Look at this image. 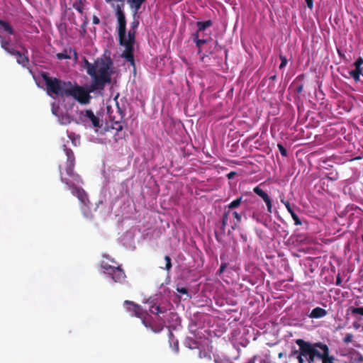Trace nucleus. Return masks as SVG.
<instances>
[{"label":"nucleus","mask_w":363,"mask_h":363,"mask_svg":"<svg viewBox=\"0 0 363 363\" xmlns=\"http://www.w3.org/2000/svg\"><path fill=\"white\" fill-rule=\"evenodd\" d=\"M214 362L215 363H226L227 360L225 358L220 359L218 357H215Z\"/></svg>","instance_id":"obj_42"},{"label":"nucleus","mask_w":363,"mask_h":363,"mask_svg":"<svg viewBox=\"0 0 363 363\" xmlns=\"http://www.w3.org/2000/svg\"><path fill=\"white\" fill-rule=\"evenodd\" d=\"M337 53H338L340 57H342L344 59L345 58V55L343 53H342L340 50H337Z\"/></svg>","instance_id":"obj_52"},{"label":"nucleus","mask_w":363,"mask_h":363,"mask_svg":"<svg viewBox=\"0 0 363 363\" xmlns=\"http://www.w3.org/2000/svg\"><path fill=\"white\" fill-rule=\"evenodd\" d=\"M165 311L166 310L164 308H161L160 306H152L151 307V310H150V311L152 313H156V314L163 313L165 312Z\"/></svg>","instance_id":"obj_28"},{"label":"nucleus","mask_w":363,"mask_h":363,"mask_svg":"<svg viewBox=\"0 0 363 363\" xmlns=\"http://www.w3.org/2000/svg\"><path fill=\"white\" fill-rule=\"evenodd\" d=\"M231 305H232L234 308H228V315H230V313H232V311H231V310H235V309H236L237 308H239V307H238V306H237V302H236V301H231Z\"/></svg>","instance_id":"obj_41"},{"label":"nucleus","mask_w":363,"mask_h":363,"mask_svg":"<svg viewBox=\"0 0 363 363\" xmlns=\"http://www.w3.org/2000/svg\"><path fill=\"white\" fill-rule=\"evenodd\" d=\"M279 59L281 60V64L279 65V69H281L284 68L287 65V59L286 56L282 55H279Z\"/></svg>","instance_id":"obj_30"},{"label":"nucleus","mask_w":363,"mask_h":363,"mask_svg":"<svg viewBox=\"0 0 363 363\" xmlns=\"http://www.w3.org/2000/svg\"><path fill=\"white\" fill-rule=\"evenodd\" d=\"M216 335L220 336V334L216 333Z\"/></svg>","instance_id":"obj_61"},{"label":"nucleus","mask_w":363,"mask_h":363,"mask_svg":"<svg viewBox=\"0 0 363 363\" xmlns=\"http://www.w3.org/2000/svg\"><path fill=\"white\" fill-rule=\"evenodd\" d=\"M349 74L350 77L354 80V82H358L360 80L359 69H354V70H351L349 72Z\"/></svg>","instance_id":"obj_26"},{"label":"nucleus","mask_w":363,"mask_h":363,"mask_svg":"<svg viewBox=\"0 0 363 363\" xmlns=\"http://www.w3.org/2000/svg\"><path fill=\"white\" fill-rule=\"evenodd\" d=\"M236 174V172H230L228 173V180L229 179H231L233 178V177Z\"/></svg>","instance_id":"obj_50"},{"label":"nucleus","mask_w":363,"mask_h":363,"mask_svg":"<svg viewBox=\"0 0 363 363\" xmlns=\"http://www.w3.org/2000/svg\"><path fill=\"white\" fill-rule=\"evenodd\" d=\"M169 346L176 353H177L179 352V342L178 340L175 339L171 331H169Z\"/></svg>","instance_id":"obj_21"},{"label":"nucleus","mask_w":363,"mask_h":363,"mask_svg":"<svg viewBox=\"0 0 363 363\" xmlns=\"http://www.w3.org/2000/svg\"><path fill=\"white\" fill-rule=\"evenodd\" d=\"M348 311H350L353 315H355L357 314L363 315V307L355 308V307L351 306L349 308Z\"/></svg>","instance_id":"obj_25"},{"label":"nucleus","mask_w":363,"mask_h":363,"mask_svg":"<svg viewBox=\"0 0 363 363\" xmlns=\"http://www.w3.org/2000/svg\"><path fill=\"white\" fill-rule=\"evenodd\" d=\"M322 363H325V362H322Z\"/></svg>","instance_id":"obj_63"},{"label":"nucleus","mask_w":363,"mask_h":363,"mask_svg":"<svg viewBox=\"0 0 363 363\" xmlns=\"http://www.w3.org/2000/svg\"><path fill=\"white\" fill-rule=\"evenodd\" d=\"M82 62L83 67L92 78L89 89L86 90L77 84H73L71 82L70 86H68L65 91V96H72L79 103L86 104L89 103L91 99L90 92L103 90L106 84L111 82V72L110 69L113 65V61L111 57L97 58L93 64L84 57Z\"/></svg>","instance_id":"obj_1"},{"label":"nucleus","mask_w":363,"mask_h":363,"mask_svg":"<svg viewBox=\"0 0 363 363\" xmlns=\"http://www.w3.org/2000/svg\"><path fill=\"white\" fill-rule=\"evenodd\" d=\"M228 164H229L230 163H234V162H233V161H230V160H228Z\"/></svg>","instance_id":"obj_60"},{"label":"nucleus","mask_w":363,"mask_h":363,"mask_svg":"<svg viewBox=\"0 0 363 363\" xmlns=\"http://www.w3.org/2000/svg\"><path fill=\"white\" fill-rule=\"evenodd\" d=\"M61 182L68 186V189L71 191L74 196H76L79 200L84 202L85 191L83 189L78 187L76 185L77 182H72L69 178L65 177L62 174L61 175Z\"/></svg>","instance_id":"obj_10"},{"label":"nucleus","mask_w":363,"mask_h":363,"mask_svg":"<svg viewBox=\"0 0 363 363\" xmlns=\"http://www.w3.org/2000/svg\"><path fill=\"white\" fill-rule=\"evenodd\" d=\"M284 357V353H283L282 352H279V353L278 354V357H279V358H281V357Z\"/></svg>","instance_id":"obj_58"},{"label":"nucleus","mask_w":363,"mask_h":363,"mask_svg":"<svg viewBox=\"0 0 363 363\" xmlns=\"http://www.w3.org/2000/svg\"><path fill=\"white\" fill-rule=\"evenodd\" d=\"M362 330H363V325H362Z\"/></svg>","instance_id":"obj_62"},{"label":"nucleus","mask_w":363,"mask_h":363,"mask_svg":"<svg viewBox=\"0 0 363 363\" xmlns=\"http://www.w3.org/2000/svg\"><path fill=\"white\" fill-rule=\"evenodd\" d=\"M42 78L45 83L48 94H54L57 96H65V90L71 85V82H65L55 77H51L47 72H43L42 74Z\"/></svg>","instance_id":"obj_5"},{"label":"nucleus","mask_w":363,"mask_h":363,"mask_svg":"<svg viewBox=\"0 0 363 363\" xmlns=\"http://www.w3.org/2000/svg\"><path fill=\"white\" fill-rule=\"evenodd\" d=\"M116 105H117V108H118V113H119V114H120V116H121L120 119H121V120H122V119L123 118V117L125 116V112H124V111H123V110H122V109L119 107V106H118V102H116Z\"/></svg>","instance_id":"obj_39"},{"label":"nucleus","mask_w":363,"mask_h":363,"mask_svg":"<svg viewBox=\"0 0 363 363\" xmlns=\"http://www.w3.org/2000/svg\"><path fill=\"white\" fill-rule=\"evenodd\" d=\"M124 305L128 306L126 307V310L130 313L131 315L138 317L139 318H144L145 312L140 305L128 300H125L124 301Z\"/></svg>","instance_id":"obj_11"},{"label":"nucleus","mask_w":363,"mask_h":363,"mask_svg":"<svg viewBox=\"0 0 363 363\" xmlns=\"http://www.w3.org/2000/svg\"><path fill=\"white\" fill-rule=\"evenodd\" d=\"M139 26V21L137 19H134L133 21L130 24V28L128 33L125 34L124 38V44H121V45L125 47V50L121 54V57L127 62H129L130 65L135 68V60H134V44L135 42V35L136 30Z\"/></svg>","instance_id":"obj_3"},{"label":"nucleus","mask_w":363,"mask_h":363,"mask_svg":"<svg viewBox=\"0 0 363 363\" xmlns=\"http://www.w3.org/2000/svg\"><path fill=\"white\" fill-rule=\"evenodd\" d=\"M306 4H307V6L309 8V9H312L313 7V0H305Z\"/></svg>","instance_id":"obj_46"},{"label":"nucleus","mask_w":363,"mask_h":363,"mask_svg":"<svg viewBox=\"0 0 363 363\" xmlns=\"http://www.w3.org/2000/svg\"><path fill=\"white\" fill-rule=\"evenodd\" d=\"M359 74L363 76V67L359 68Z\"/></svg>","instance_id":"obj_54"},{"label":"nucleus","mask_w":363,"mask_h":363,"mask_svg":"<svg viewBox=\"0 0 363 363\" xmlns=\"http://www.w3.org/2000/svg\"><path fill=\"white\" fill-rule=\"evenodd\" d=\"M238 333H240V331H238L237 330H233V332L231 333V335L233 337H235Z\"/></svg>","instance_id":"obj_51"},{"label":"nucleus","mask_w":363,"mask_h":363,"mask_svg":"<svg viewBox=\"0 0 363 363\" xmlns=\"http://www.w3.org/2000/svg\"><path fill=\"white\" fill-rule=\"evenodd\" d=\"M276 79H277V75L276 74L272 75V76H271L269 77V79L272 80V81H274V80H276Z\"/></svg>","instance_id":"obj_53"},{"label":"nucleus","mask_w":363,"mask_h":363,"mask_svg":"<svg viewBox=\"0 0 363 363\" xmlns=\"http://www.w3.org/2000/svg\"><path fill=\"white\" fill-rule=\"evenodd\" d=\"M0 27L9 35H13L14 30L12 26L6 21L0 19Z\"/></svg>","instance_id":"obj_22"},{"label":"nucleus","mask_w":363,"mask_h":363,"mask_svg":"<svg viewBox=\"0 0 363 363\" xmlns=\"http://www.w3.org/2000/svg\"><path fill=\"white\" fill-rule=\"evenodd\" d=\"M226 267H227V264L225 262H223L220 265L219 272L222 273L225 270Z\"/></svg>","instance_id":"obj_47"},{"label":"nucleus","mask_w":363,"mask_h":363,"mask_svg":"<svg viewBox=\"0 0 363 363\" xmlns=\"http://www.w3.org/2000/svg\"><path fill=\"white\" fill-rule=\"evenodd\" d=\"M164 259L166 261L165 269L169 271L170 269L172 268L171 258L169 257V256L166 255L164 257Z\"/></svg>","instance_id":"obj_33"},{"label":"nucleus","mask_w":363,"mask_h":363,"mask_svg":"<svg viewBox=\"0 0 363 363\" xmlns=\"http://www.w3.org/2000/svg\"><path fill=\"white\" fill-rule=\"evenodd\" d=\"M63 148L67 160L64 166L59 165L60 177H61L62 174L72 182H77V184H82L83 180L82 177L74 171L75 166V156L73 151L71 149L67 148L65 145H63Z\"/></svg>","instance_id":"obj_4"},{"label":"nucleus","mask_w":363,"mask_h":363,"mask_svg":"<svg viewBox=\"0 0 363 363\" xmlns=\"http://www.w3.org/2000/svg\"><path fill=\"white\" fill-rule=\"evenodd\" d=\"M201 354H202V353H201V352H199V357H200V358H202V357H203V356L201 355Z\"/></svg>","instance_id":"obj_59"},{"label":"nucleus","mask_w":363,"mask_h":363,"mask_svg":"<svg viewBox=\"0 0 363 363\" xmlns=\"http://www.w3.org/2000/svg\"><path fill=\"white\" fill-rule=\"evenodd\" d=\"M277 147L281 153V155L284 157H287V150L286 149L281 145V143L277 144Z\"/></svg>","instance_id":"obj_31"},{"label":"nucleus","mask_w":363,"mask_h":363,"mask_svg":"<svg viewBox=\"0 0 363 363\" xmlns=\"http://www.w3.org/2000/svg\"><path fill=\"white\" fill-rule=\"evenodd\" d=\"M233 215L237 219L238 222H240L241 220V215L240 213L235 211V212H233Z\"/></svg>","instance_id":"obj_43"},{"label":"nucleus","mask_w":363,"mask_h":363,"mask_svg":"<svg viewBox=\"0 0 363 363\" xmlns=\"http://www.w3.org/2000/svg\"><path fill=\"white\" fill-rule=\"evenodd\" d=\"M253 191L264 200L267 207V211L271 213L272 212V203L269 195L258 186L254 188Z\"/></svg>","instance_id":"obj_14"},{"label":"nucleus","mask_w":363,"mask_h":363,"mask_svg":"<svg viewBox=\"0 0 363 363\" xmlns=\"http://www.w3.org/2000/svg\"><path fill=\"white\" fill-rule=\"evenodd\" d=\"M231 311L232 313H230V315H228V321H230L231 319L233 320L232 322L238 321L241 317V312L238 310V308Z\"/></svg>","instance_id":"obj_23"},{"label":"nucleus","mask_w":363,"mask_h":363,"mask_svg":"<svg viewBox=\"0 0 363 363\" xmlns=\"http://www.w3.org/2000/svg\"><path fill=\"white\" fill-rule=\"evenodd\" d=\"M101 267L105 274H108L115 282H122L125 278V274L121 266H111L108 262L102 261Z\"/></svg>","instance_id":"obj_7"},{"label":"nucleus","mask_w":363,"mask_h":363,"mask_svg":"<svg viewBox=\"0 0 363 363\" xmlns=\"http://www.w3.org/2000/svg\"><path fill=\"white\" fill-rule=\"evenodd\" d=\"M362 159V157L360 156H358V157H356L353 159L351 160V161H354V160H361Z\"/></svg>","instance_id":"obj_55"},{"label":"nucleus","mask_w":363,"mask_h":363,"mask_svg":"<svg viewBox=\"0 0 363 363\" xmlns=\"http://www.w3.org/2000/svg\"><path fill=\"white\" fill-rule=\"evenodd\" d=\"M112 128L116 131H121L123 130V125L119 121H116Z\"/></svg>","instance_id":"obj_34"},{"label":"nucleus","mask_w":363,"mask_h":363,"mask_svg":"<svg viewBox=\"0 0 363 363\" xmlns=\"http://www.w3.org/2000/svg\"><path fill=\"white\" fill-rule=\"evenodd\" d=\"M23 51L16 49L12 56L16 57V62L23 67H28L29 65V58L28 56V50L22 47Z\"/></svg>","instance_id":"obj_12"},{"label":"nucleus","mask_w":363,"mask_h":363,"mask_svg":"<svg viewBox=\"0 0 363 363\" xmlns=\"http://www.w3.org/2000/svg\"><path fill=\"white\" fill-rule=\"evenodd\" d=\"M81 120L83 123L91 124V127L94 128H100L102 126L100 118L96 116L94 112L90 109H86L82 111Z\"/></svg>","instance_id":"obj_9"},{"label":"nucleus","mask_w":363,"mask_h":363,"mask_svg":"<svg viewBox=\"0 0 363 363\" xmlns=\"http://www.w3.org/2000/svg\"><path fill=\"white\" fill-rule=\"evenodd\" d=\"M227 219V212H224L223 214V221L222 225L219 228L215 230V235L217 240L220 242H223L225 240V225Z\"/></svg>","instance_id":"obj_18"},{"label":"nucleus","mask_w":363,"mask_h":363,"mask_svg":"<svg viewBox=\"0 0 363 363\" xmlns=\"http://www.w3.org/2000/svg\"><path fill=\"white\" fill-rule=\"evenodd\" d=\"M206 35H208V36H210V33H206V32H203V33H201V36H202V35L206 36Z\"/></svg>","instance_id":"obj_57"},{"label":"nucleus","mask_w":363,"mask_h":363,"mask_svg":"<svg viewBox=\"0 0 363 363\" xmlns=\"http://www.w3.org/2000/svg\"><path fill=\"white\" fill-rule=\"evenodd\" d=\"M147 0H127V3L132 10L134 16H135V15L138 13V11L140 9L142 5Z\"/></svg>","instance_id":"obj_19"},{"label":"nucleus","mask_w":363,"mask_h":363,"mask_svg":"<svg viewBox=\"0 0 363 363\" xmlns=\"http://www.w3.org/2000/svg\"><path fill=\"white\" fill-rule=\"evenodd\" d=\"M224 55H225V62H227V50H224Z\"/></svg>","instance_id":"obj_56"},{"label":"nucleus","mask_w":363,"mask_h":363,"mask_svg":"<svg viewBox=\"0 0 363 363\" xmlns=\"http://www.w3.org/2000/svg\"><path fill=\"white\" fill-rule=\"evenodd\" d=\"M353 340V335L351 333L346 334L345 337L343 339V342L346 344L351 342Z\"/></svg>","instance_id":"obj_35"},{"label":"nucleus","mask_w":363,"mask_h":363,"mask_svg":"<svg viewBox=\"0 0 363 363\" xmlns=\"http://www.w3.org/2000/svg\"><path fill=\"white\" fill-rule=\"evenodd\" d=\"M123 5H117L115 11V15L118 21V35L119 44H124V38L126 31V19L123 11Z\"/></svg>","instance_id":"obj_8"},{"label":"nucleus","mask_w":363,"mask_h":363,"mask_svg":"<svg viewBox=\"0 0 363 363\" xmlns=\"http://www.w3.org/2000/svg\"><path fill=\"white\" fill-rule=\"evenodd\" d=\"M342 284V279L340 277V274H337V277H336V281H335V284L337 286H340Z\"/></svg>","instance_id":"obj_44"},{"label":"nucleus","mask_w":363,"mask_h":363,"mask_svg":"<svg viewBox=\"0 0 363 363\" xmlns=\"http://www.w3.org/2000/svg\"><path fill=\"white\" fill-rule=\"evenodd\" d=\"M242 201V196H240L228 205V209H233L237 208L241 203Z\"/></svg>","instance_id":"obj_27"},{"label":"nucleus","mask_w":363,"mask_h":363,"mask_svg":"<svg viewBox=\"0 0 363 363\" xmlns=\"http://www.w3.org/2000/svg\"><path fill=\"white\" fill-rule=\"evenodd\" d=\"M363 65V58L362 57H359L356 61L354 62V66L355 67V69H359V67H362V65Z\"/></svg>","instance_id":"obj_32"},{"label":"nucleus","mask_w":363,"mask_h":363,"mask_svg":"<svg viewBox=\"0 0 363 363\" xmlns=\"http://www.w3.org/2000/svg\"><path fill=\"white\" fill-rule=\"evenodd\" d=\"M327 313V311L324 308L316 307L312 310L308 316L311 318H320L325 316Z\"/></svg>","instance_id":"obj_20"},{"label":"nucleus","mask_w":363,"mask_h":363,"mask_svg":"<svg viewBox=\"0 0 363 363\" xmlns=\"http://www.w3.org/2000/svg\"><path fill=\"white\" fill-rule=\"evenodd\" d=\"M70 123V117L67 115L63 116L62 118L61 123L66 124V123Z\"/></svg>","instance_id":"obj_38"},{"label":"nucleus","mask_w":363,"mask_h":363,"mask_svg":"<svg viewBox=\"0 0 363 363\" xmlns=\"http://www.w3.org/2000/svg\"><path fill=\"white\" fill-rule=\"evenodd\" d=\"M58 60H67L73 58L74 61L78 60V54L77 51L71 48L69 49H65L62 52H59L56 55Z\"/></svg>","instance_id":"obj_17"},{"label":"nucleus","mask_w":363,"mask_h":363,"mask_svg":"<svg viewBox=\"0 0 363 363\" xmlns=\"http://www.w3.org/2000/svg\"><path fill=\"white\" fill-rule=\"evenodd\" d=\"M72 7L79 13L82 14L84 11V4L82 0H76L72 4Z\"/></svg>","instance_id":"obj_24"},{"label":"nucleus","mask_w":363,"mask_h":363,"mask_svg":"<svg viewBox=\"0 0 363 363\" xmlns=\"http://www.w3.org/2000/svg\"><path fill=\"white\" fill-rule=\"evenodd\" d=\"M357 357L356 358V361L357 362H363V355L359 352L357 353Z\"/></svg>","instance_id":"obj_49"},{"label":"nucleus","mask_w":363,"mask_h":363,"mask_svg":"<svg viewBox=\"0 0 363 363\" xmlns=\"http://www.w3.org/2000/svg\"><path fill=\"white\" fill-rule=\"evenodd\" d=\"M253 191L264 200L267 207V211L271 213L272 212V203L269 195L258 186L254 188Z\"/></svg>","instance_id":"obj_16"},{"label":"nucleus","mask_w":363,"mask_h":363,"mask_svg":"<svg viewBox=\"0 0 363 363\" xmlns=\"http://www.w3.org/2000/svg\"><path fill=\"white\" fill-rule=\"evenodd\" d=\"M281 202L284 204V206H286L288 212L291 214V212H294V211L293 210L292 207L291 206V204L289 201H284V200H281Z\"/></svg>","instance_id":"obj_36"},{"label":"nucleus","mask_w":363,"mask_h":363,"mask_svg":"<svg viewBox=\"0 0 363 363\" xmlns=\"http://www.w3.org/2000/svg\"><path fill=\"white\" fill-rule=\"evenodd\" d=\"M177 291L179 293L182 294H188V289L186 288H185V287H181V288L177 287Z\"/></svg>","instance_id":"obj_40"},{"label":"nucleus","mask_w":363,"mask_h":363,"mask_svg":"<svg viewBox=\"0 0 363 363\" xmlns=\"http://www.w3.org/2000/svg\"><path fill=\"white\" fill-rule=\"evenodd\" d=\"M326 178L331 181H336L338 179L337 173L335 174H330L326 176Z\"/></svg>","instance_id":"obj_37"},{"label":"nucleus","mask_w":363,"mask_h":363,"mask_svg":"<svg viewBox=\"0 0 363 363\" xmlns=\"http://www.w3.org/2000/svg\"><path fill=\"white\" fill-rule=\"evenodd\" d=\"M291 216L294 221V224L296 225H301L302 224V222L298 215L294 212H291Z\"/></svg>","instance_id":"obj_29"},{"label":"nucleus","mask_w":363,"mask_h":363,"mask_svg":"<svg viewBox=\"0 0 363 363\" xmlns=\"http://www.w3.org/2000/svg\"><path fill=\"white\" fill-rule=\"evenodd\" d=\"M303 90V84H300L298 86H296V91L298 94L301 93Z\"/></svg>","instance_id":"obj_45"},{"label":"nucleus","mask_w":363,"mask_h":363,"mask_svg":"<svg viewBox=\"0 0 363 363\" xmlns=\"http://www.w3.org/2000/svg\"><path fill=\"white\" fill-rule=\"evenodd\" d=\"M92 21L94 24H99L100 23V20L96 16H93Z\"/></svg>","instance_id":"obj_48"},{"label":"nucleus","mask_w":363,"mask_h":363,"mask_svg":"<svg viewBox=\"0 0 363 363\" xmlns=\"http://www.w3.org/2000/svg\"><path fill=\"white\" fill-rule=\"evenodd\" d=\"M295 342L298 346V349L291 352L290 358L297 359L298 363H316L315 359L318 358L320 353L318 345H322L323 342L312 343L303 339H296Z\"/></svg>","instance_id":"obj_2"},{"label":"nucleus","mask_w":363,"mask_h":363,"mask_svg":"<svg viewBox=\"0 0 363 363\" xmlns=\"http://www.w3.org/2000/svg\"><path fill=\"white\" fill-rule=\"evenodd\" d=\"M1 48L10 55H12L17 49L16 45L12 43L10 38H6L0 35Z\"/></svg>","instance_id":"obj_13"},{"label":"nucleus","mask_w":363,"mask_h":363,"mask_svg":"<svg viewBox=\"0 0 363 363\" xmlns=\"http://www.w3.org/2000/svg\"><path fill=\"white\" fill-rule=\"evenodd\" d=\"M253 191L264 200L267 207V211L271 213L272 212V203L269 195L258 186L254 188Z\"/></svg>","instance_id":"obj_15"},{"label":"nucleus","mask_w":363,"mask_h":363,"mask_svg":"<svg viewBox=\"0 0 363 363\" xmlns=\"http://www.w3.org/2000/svg\"><path fill=\"white\" fill-rule=\"evenodd\" d=\"M211 26L212 21L211 20L196 22L198 29L197 31L193 34V39L198 48H200L202 45L206 43L210 39V36L208 35H206V36L201 35V33L206 32Z\"/></svg>","instance_id":"obj_6"}]
</instances>
